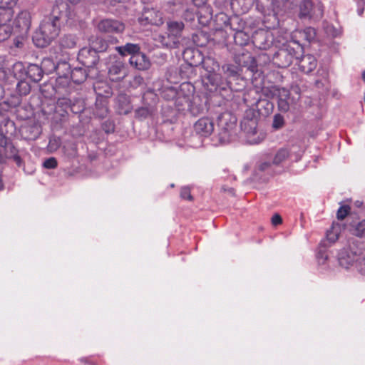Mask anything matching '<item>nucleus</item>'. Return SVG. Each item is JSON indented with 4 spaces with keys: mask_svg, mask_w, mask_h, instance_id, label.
I'll return each instance as SVG.
<instances>
[{
    "mask_svg": "<svg viewBox=\"0 0 365 365\" xmlns=\"http://www.w3.org/2000/svg\"><path fill=\"white\" fill-rule=\"evenodd\" d=\"M74 14L69 6L63 1H56L51 13L41 21L38 29L33 36V41L38 47L48 46L59 35L61 21L68 22L73 19Z\"/></svg>",
    "mask_w": 365,
    "mask_h": 365,
    "instance_id": "f257e3e1",
    "label": "nucleus"
},
{
    "mask_svg": "<svg viewBox=\"0 0 365 365\" xmlns=\"http://www.w3.org/2000/svg\"><path fill=\"white\" fill-rule=\"evenodd\" d=\"M364 243L356 239H350L346 247L341 250L338 254V262L345 269L353 267L356 262L364 259Z\"/></svg>",
    "mask_w": 365,
    "mask_h": 365,
    "instance_id": "f03ea898",
    "label": "nucleus"
},
{
    "mask_svg": "<svg viewBox=\"0 0 365 365\" xmlns=\"http://www.w3.org/2000/svg\"><path fill=\"white\" fill-rule=\"evenodd\" d=\"M286 12L294 14L298 11L300 19L316 17L319 18L323 14V6L320 2L314 4L310 0H303L299 5L296 0H287L284 3Z\"/></svg>",
    "mask_w": 365,
    "mask_h": 365,
    "instance_id": "7ed1b4c3",
    "label": "nucleus"
},
{
    "mask_svg": "<svg viewBox=\"0 0 365 365\" xmlns=\"http://www.w3.org/2000/svg\"><path fill=\"white\" fill-rule=\"evenodd\" d=\"M185 25L182 21H168L167 22V35L160 36L163 46L170 48H178L182 42V31Z\"/></svg>",
    "mask_w": 365,
    "mask_h": 365,
    "instance_id": "20e7f679",
    "label": "nucleus"
},
{
    "mask_svg": "<svg viewBox=\"0 0 365 365\" xmlns=\"http://www.w3.org/2000/svg\"><path fill=\"white\" fill-rule=\"evenodd\" d=\"M293 44L297 47H292L290 44L287 45L285 48H282L276 53L274 60L275 63L280 68H286L290 66L296 57L297 53V50L302 51L300 43L297 41H293Z\"/></svg>",
    "mask_w": 365,
    "mask_h": 365,
    "instance_id": "39448f33",
    "label": "nucleus"
},
{
    "mask_svg": "<svg viewBox=\"0 0 365 365\" xmlns=\"http://www.w3.org/2000/svg\"><path fill=\"white\" fill-rule=\"evenodd\" d=\"M303 150L299 145H292L280 148L276 153L272 163L279 165L287 160L298 161Z\"/></svg>",
    "mask_w": 365,
    "mask_h": 365,
    "instance_id": "423d86ee",
    "label": "nucleus"
},
{
    "mask_svg": "<svg viewBox=\"0 0 365 365\" xmlns=\"http://www.w3.org/2000/svg\"><path fill=\"white\" fill-rule=\"evenodd\" d=\"M96 26L100 32L105 34H120L125 29L122 22L112 19H102L97 24Z\"/></svg>",
    "mask_w": 365,
    "mask_h": 365,
    "instance_id": "0eeeda50",
    "label": "nucleus"
},
{
    "mask_svg": "<svg viewBox=\"0 0 365 365\" xmlns=\"http://www.w3.org/2000/svg\"><path fill=\"white\" fill-rule=\"evenodd\" d=\"M203 66L209 73L207 78L210 83L217 88H225L221 76L215 73L216 69L220 67L219 64L213 59L208 58L203 61Z\"/></svg>",
    "mask_w": 365,
    "mask_h": 365,
    "instance_id": "6e6552de",
    "label": "nucleus"
},
{
    "mask_svg": "<svg viewBox=\"0 0 365 365\" xmlns=\"http://www.w3.org/2000/svg\"><path fill=\"white\" fill-rule=\"evenodd\" d=\"M31 24V16L28 11H21L19 13L14 21L15 29L21 34L25 35L30 29Z\"/></svg>",
    "mask_w": 365,
    "mask_h": 365,
    "instance_id": "1a4fd4ad",
    "label": "nucleus"
},
{
    "mask_svg": "<svg viewBox=\"0 0 365 365\" xmlns=\"http://www.w3.org/2000/svg\"><path fill=\"white\" fill-rule=\"evenodd\" d=\"M278 95V108L282 112H287L292 107L296 104V101L290 96L289 91L281 88L277 89Z\"/></svg>",
    "mask_w": 365,
    "mask_h": 365,
    "instance_id": "9d476101",
    "label": "nucleus"
},
{
    "mask_svg": "<svg viewBox=\"0 0 365 365\" xmlns=\"http://www.w3.org/2000/svg\"><path fill=\"white\" fill-rule=\"evenodd\" d=\"M139 21L142 24H150L159 26L163 24V14L153 9H146Z\"/></svg>",
    "mask_w": 365,
    "mask_h": 365,
    "instance_id": "9b49d317",
    "label": "nucleus"
},
{
    "mask_svg": "<svg viewBox=\"0 0 365 365\" xmlns=\"http://www.w3.org/2000/svg\"><path fill=\"white\" fill-rule=\"evenodd\" d=\"M18 0H0V22H9Z\"/></svg>",
    "mask_w": 365,
    "mask_h": 365,
    "instance_id": "f8f14e48",
    "label": "nucleus"
},
{
    "mask_svg": "<svg viewBox=\"0 0 365 365\" xmlns=\"http://www.w3.org/2000/svg\"><path fill=\"white\" fill-rule=\"evenodd\" d=\"M194 130L199 135L207 137L214 130V123L209 118H202L195 123Z\"/></svg>",
    "mask_w": 365,
    "mask_h": 365,
    "instance_id": "ddd939ff",
    "label": "nucleus"
},
{
    "mask_svg": "<svg viewBox=\"0 0 365 365\" xmlns=\"http://www.w3.org/2000/svg\"><path fill=\"white\" fill-rule=\"evenodd\" d=\"M297 64L301 71L309 73L316 68L317 61L314 56L307 54L297 59Z\"/></svg>",
    "mask_w": 365,
    "mask_h": 365,
    "instance_id": "4468645a",
    "label": "nucleus"
},
{
    "mask_svg": "<svg viewBox=\"0 0 365 365\" xmlns=\"http://www.w3.org/2000/svg\"><path fill=\"white\" fill-rule=\"evenodd\" d=\"M129 61L131 66L141 71L147 70L150 66V60L140 51L133 56H130Z\"/></svg>",
    "mask_w": 365,
    "mask_h": 365,
    "instance_id": "2eb2a0df",
    "label": "nucleus"
},
{
    "mask_svg": "<svg viewBox=\"0 0 365 365\" xmlns=\"http://www.w3.org/2000/svg\"><path fill=\"white\" fill-rule=\"evenodd\" d=\"M26 75L34 82H38L43 77V68L36 64L27 67Z\"/></svg>",
    "mask_w": 365,
    "mask_h": 365,
    "instance_id": "dca6fc26",
    "label": "nucleus"
},
{
    "mask_svg": "<svg viewBox=\"0 0 365 365\" xmlns=\"http://www.w3.org/2000/svg\"><path fill=\"white\" fill-rule=\"evenodd\" d=\"M117 51L122 56L134 55L138 53L140 51V48L138 44L128 43L124 46L117 47Z\"/></svg>",
    "mask_w": 365,
    "mask_h": 365,
    "instance_id": "f3484780",
    "label": "nucleus"
},
{
    "mask_svg": "<svg viewBox=\"0 0 365 365\" xmlns=\"http://www.w3.org/2000/svg\"><path fill=\"white\" fill-rule=\"evenodd\" d=\"M197 16L199 23L202 26H207L212 18V9L211 6H204L200 9Z\"/></svg>",
    "mask_w": 365,
    "mask_h": 365,
    "instance_id": "a211bd4d",
    "label": "nucleus"
},
{
    "mask_svg": "<svg viewBox=\"0 0 365 365\" xmlns=\"http://www.w3.org/2000/svg\"><path fill=\"white\" fill-rule=\"evenodd\" d=\"M350 231L352 235L360 238H365V219L352 224Z\"/></svg>",
    "mask_w": 365,
    "mask_h": 365,
    "instance_id": "6ab92c4d",
    "label": "nucleus"
},
{
    "mask_svg": "<svg viewBox=\"0 0 365 365\" xmlns=\"http://www.w3.org/2000/svg\"><path fill=\"white\" fill-rule=\"evenodd\" d=\"M341 232V226L339 223L334 222L329 230L327 232V238L331 242H336Z\"/></svg>",
    "mask_w": 365,
    "mask_h": 365,
    "instance_id": "aec40b11",
    "label": "nucleus"
},
{
    "mask_svg": "<svg viewBox=\"0 0 365 365\" xmlns=\"http://www.w3.org/2000/svg\"><path fill=\"white\" fill-rule=\"evenodd\" d=\"M76 44V37L73 35H65L60 39V45L64 48H72Z\"/></svg>",
    "mask_w": 365,
    "mask_h": 365,
    "instance_id": "412c9836",
    "label": "nucleus"
},
{
    "mask_svg": "<svg viewBox=\"0 0 365 365\" xmlns=\"http://www.w3.org/2000/svg\"><path fill=\"white\" fill-rule=\"evenodd\" d=\"M12 33V28L7 22H0V41L8 39Z\"/></svg>",
    "mask_w": 365,
    "mask_h": 365,
    "instance_id": "4be33fe9",
    "label": "nucleus"
},
{
    "mask_svg": "<svg viewBox=\"0 0 365 365\" xmlns=\"http://www.w3.org/2000/svg\"><path fill=\"white\" fill-rule=\"evenodd\" d=\"M298 34L304 36L308 41H311L314 38L316 32L312 27L306 28L304 31L296 30L292 34V38L297 37Z\"/></svg>",
    "mask_w": 365,
    "mask_h": 365,
    "instance_id": "5701e85b",
    "label": "nucleus"
},
{
    "mask_svg": "<svg viewBox=\"0 0 365 365\" xmlns=\"http://www.w3.org/2000/svg\"><path fill=\"white\" fill-rule=\"evenodd\" d=\"M71 78L76 83L80 84L81 83L83 82L86 80V76L83 69L75 68L72 71V72L71 73Z\"/></svg>",
    "mask_w": 365,
    "mask_h": 365,
    "instance_id": "b1692460",
    "label": "nucleus"
},
{
    "mask_svg": "<svg viewBox=\"0 0 365 365\" xmlns=\"http://www.w3.org/2000/svg\"><path fill=\"white\" fill-rule=\"evenodd\" d=\"M91 48L96 52H103L108 48V43L106 41L101 38H96L91 43Z\"/></svg>",
    "mask_w": 365,
    "mask_h": 365,
    "instance_id": "393cba45",
    "label": "nucleus"
},
{
    "mask_svg": "<svg viewBox=\"0 0 365 365\" xmlns=\"http://www.w3.org/2000/svg\"><path fill=\"white\" fill-rule=\"evenodd\" d=\"M57 105L60 107H62L63 108H71V110L73 112V113H79L81 111V109H79L78 110H75V105L72 103V101L71 99L69 98H58V101H57Z\"/></svg>",
    "mask_w": 365,
    "mask_h": 365,
    "instance_id": "a878e982",
    "label": "nucleus"
},
{
    "mask_svg": "<svg viewBox=\"0 0 365 365\" xmlns=\"http://www.w3.org/2000/svg\"><path fill=\"white\" fill-rule=\"evenodd\" d=\"M42 68L48 73H52L54 71H58L59 68V65L56 66L54 62L51 58H44L42 61Z\"/></svg>",
    "mask_w": 365,
    "mask_h": 365,
    "instance_id": "bb28decb",
    "label": "nucleus"
},
{
    "mask_svg": "<svg viewBox=\"0 0 365 365\" xmlns=\"http://www.w3.org/2000/svg\"><path fill=\"white\" fill-rule=\"evenodd\" d=\"M351 207L348 205L340 206L337 210L336 217L339 220H344L350 212Z\"/></svg>",
    "mask_w": 365,
    "mask_h": 365,
    "instance_id": "cd10ccee",
    "label": "nucleus"
},
{
    "mask_svg": "<svg viewBox=\"0 0 365 365\" xmlns=\"http://www.w3.org/2000/svg\"><path fill=\"white\" fill-rule=\"evenodd\" d=\"M284 125V117L280 114H276L274 116L272 126L275 129L282 128Z\"/></svg>",
    "mask_w": 365,
    "mask_h": 365,
    "instance_id": "c85d7f7f",
    "label": "nucleus"
},
{
    "mask_svg": "<svg viewBox=\"0 0 365 365\" xmlns=\"http://www.w3.org/2000/svg\"><path fill=\"white\" fill-rule=\"evenodd\" d=\"M232 128H225L224 130L220 133V138L223 143L230 142L232 140Z\"/></svg>",
    "mask_w": 365,
    "mask_h": 365,
    "instance_id": "c756f323",
    "label": "nucleus"
},
{
    "mask_svg": "<svg viewBox=\"0 0 365 365\" xmlns=\"http://www.w3.org/2000/svg\"><path fill=\"white\" fill-rule=\"evenodd\" d=\"M61 145V139L57 137L51 138L48 143V148L51 151L56 150Z\"/></svg>",
    "mask_w": 365,
    "mask_h": 365,
    "instance_id": "7c9ffc66",
    "label": "nucleus"
},
{
    "mask_svg": "<svg viewBox=\"0 0 365 365\" xmlns=\"http://www.w3.org/2000/svg\"><path fill=\"white\" fill-rule=\"evenodd\" d=\"M235 41L236 43H239L240 45H242L243 43L245 44L248 41V36L242 31H237L235 36Z\"/></svg>",
    "mask_w": 365,
    "mask_h": 365,
    "instance_id": "2f4dec72",
    "label": "nucleus"
},
{
    "mask_svg": "<svg viewBox=\"0 0 365 365\" xmlns=\"http://www.w3.org/2000/svg\"><path fill=\"white\" fill-rule=\"evenodd\" d=\"M43 167L47 169H54L57 167L58 163L55 158L51 157L43 162Z\"/></svg>",
    "mask_w": 365,
    "mask_h": 365,
    "instance_id": "473e14b6",
    "label": "nucleus"
},
{
    "mask_svg": "<svg viewBox=\"0 0 365 365\" xmlns=\"http://www.w3.org/2000/svg\"><path fill=\"white\" fill-rule=\"evenodd\" d=\"M223 69L227 77H235L237 75L236 68L234 66L227 65L223 66Z\"/></svg>",
    "mask_w": 365,
    "mask_h": 365,
    "instance_id": "72a5a7b5",
    "label": "nucleus"
},
{
    "mask_svg": "<svg viewBox=\"0 0 365 365\" xmlns=\"http://www.w3.org/2000/svg\"><path fill=\"white\" fill-rule=\"evenodd\" d=\"M356 262L353 267H355L360 273L365 274V250H364V259Z\"/></svg>",
    "mask_w": 365,
    "mask_h": 365,
    "instance_id": "f704fd0d",
    "label": "nucleus"
},
{
    "mask_svg": "<svg viewBox=\"0 0 365 365\" xmlns=\"http://www.w3.org/2000/svg\"><path fill=\"white\" fill-rule=\"evenodd\" d=\"M180 197L185 200H192V197L190 194V189L188 187H182L180 190Z\"/></svg>",
    "mask_w": 365,
    "mask_h": 365,
    "instance_id": "c9c22d12",
    "label": "nucleus"
},
{
    "mask_svg": "<svg viewBox=\"0 0 365 365\" xmlns=\"http://www.w3.org/2000/svg\"><path fill=\"white\" fill-rule=\"evenodd\" d=\"M122 68H123V65L120 63H119L116 65H113L109 68V74L110 75L119 74L121 71Z\"/></svg>",
    "mask_w": 365,
    "mask_h": 365,
    "instance_id": "e433bc0d",
    "label": "nucleus"
},
{
    "mask_svg": "<svg viewBox=\"0 0 365 365\" xmlns=\"http://www.w3.org/2000/svg\"><path fill=\"white\" fill-rule=\"evenodd\" d=\"M264 34H265L264 32H261V33L257 34V35L254 37V42L257 45V46H259L260 48H263V49L266 48V45L259 43L258 41V39L261 37H264Z\"/></svg>",
    "mask_w": 365,
    "mask_h": 365,
    "instance_id": "4c0bfd02",
    "label": "nucleus"
},
{
    "mask_svg": "<svg viewBox=\"0 0 365 365\" xmlns=\"http://www.w3.org/2000/svg\"><path fill=\"white\" fill-rule=\"evenodd\" d=\"M100 3L106 6H115L118 3L123 2L124 0H98Z\"/></svg>",
    "mask_w": 365,
    "mask_h": 365,
    "instance_id": "58836bf2",
    "label": "nucleus"
},
{
    "mask_svg": "<svg viewBox=\"0 0 365 365\" xmlns=\"http://www.w3.org/2000/svg\"><path fill=\"white\" fill-rule=\"evenodd\" d=\"M356 1L357 4V6H358V9H357L358 14L359 16H361L364 13V9L365 6V0H356Z\"/></svg>",
    "mask_w": 365,
    "mask_h": 365,
    "instance_id": "ea45409f",
    "label": "nucleus"
},
{
    "mask_svg": "<svg viewBox=\"0 0 365 365\" xmlns=\"http://www.w3.org/2000/svg\"><path fill=\"white\" fill-rule=\"evenodd\" d=\"M207 1L208 0H192L194 5L200 9L204 6H210V5L207 4Z\"/></svg>",
    "mask_w": 365,
    "mask_h": 365,
    "instance_id": "a19ab883",
    "label": "nucleus"
},
{
    "mask_svg": "<svg viewBox=\"0 0 365 365\" xmlns=\"http://www.w3.org/2000/svg\"><path fill=\"white\" fill-rule=\"evenodd\" d=\"M183 17L186 21H192L195 19V14L192 11L187 9L183 14Z\"/></svg>",
    "mask_w": 365,
    "mask_h": 365,
    "instance_id": "79ce46f5",
    "label": "nucleus"
},
{
    "mask_svg": "<svg viewBox=\"0 0 365 365\" xmlns=\"http://www.w3.org/2000/svg\"><path fill=\"white\" fill-rule=\"evenodd\" d=\"M282 222V219L281 216L278 214H275L272 217V223L273 225L277 226Z\"/></svg>",
    "mask_w": 365,
    "mask_h": 365,
    "instance_id": "37998d69",
    "label": "nucleus"
},
{
    "mask_svg": "<svg viewBox=\"0 0 365 365\" xmlns=\"http://www.w3.org/2000/svg\"><path fill=\"white\" fill-rule=\"evenodd\" d=\"M271 164L269 162H262L258 165V170L260 171H265L267 170Z\"/></svg>",
    "mask_w": 365,
    "mask_h": 365,
    "instance_id": "c03bdc74",
    "label": "nucleus"
},
{
    "mask_svg": "<svg viewBox=\"0 0 365 365\" xmlns=\"http://www.w3.org/2000/svg\"><path fill=\"white\" fill-rule=\"evenodd\" d=\"M180 88H181V90H190V88H192L193 89V86L192 85H190L189 83H184L182 84H181L180 86Z\"/></svg>",
    "mask_w": 365,
    "mask_h": 365,
    "instance_id": "a18cd8bd",
    "label": "nucleus"
},
{
    "mask_svg": "<svg viewBox=\"0 0 365 365\" xmlns=\"http://www.w3.org/2000/svg\"><path fill=\"white\" fill-rule=\"evenodd\" d=\"M14 45L16 46V47L17 48H20L23 46V41L22 40H20L19 38H16L14 40Z\"/></svg>",
    "mask_w": 365,
    "mask_h": 365,
    "instance_id": "49530a36",
    "label": "nucleus"
},
{
    "mask_svg": "<svg viewBox=\"0 0 365 365\" xmlns=\"http://www.w3.org/2000/svg\"><path fill=\"white\" fill-rule=\"evenodd\" d=\"M263 139H264V136H262L261 138L258 139L257 140H250V143H253V144H257V143H260Z\"/></svg>",
    "mask_w": 365,
    "mask_h": 365,
    "instance_id": "de8ad7c7",
    "label": "nucleus"
},
{
    "mask_svg": "<svg viewBox=\"0 0 365 365\" xmlns=\"http://www.w3.org/2000/svg\"><path fill=\"white\" fill-rule=\"evenodd\" d=\"M4 143H6V139L2 135H0V145H2Z\"/></svg>",
    "mask_w": 365,
    "mask_h": 365,
    "instance_id": "09e8293b",
    "label": "nucleus"
},
{
    "mask_svg": "<svg viewBox=\"0 0 365 365\" xmlns=\"http://www.w3.org/2000/svg\"><path fill=\"white\" fill-rule=\"evenodd\" d=\"M25 86V91L21 93L24 95H26L29 92V86L27 84H26Z\"/></svg>",
    "mask_w": 365,
    "mask_h": 365,
    "instance_id": "8fccbe9b",
    "label": "nucleus"
},
{
    "mask_svg": "<svg viewBox=\"0 0 365 365\" xmlns=\"http://www.w3.org/2000/svg\"><path fill=\"white\" fill-rule=\"evenodd\" d=\"M14 160L15 162L19 165H20V163H21V158L19 156H15L14 157Z\"/></svg>",
    "mask_w": 365,
    "mask_h": 365,
    "instance_id": "3c124183",
    "label": "nucleus"
},
{
    "mask_svg": "<svg viewBox=\"0 0 365 365\" xmlns=\"http://www.w3.org/2000/svg\"><path fill=\"white\" fill-rule=\"evenodd\" d=\"M21 68H22V64H21V63H16V64L14 65V68H19V69H21Z\"/></svg>",
    "mask_w": 365,
    "mask_h": 365,
    "instance_id": "603ef678",
    "label": "nucleus"
},
{
    "mask_svg": "<svg viewBox=\"0 0 365 365\" xmlns=\"http://www.w3.org/2000/svg\"><path fill=\"white\" fill-rule=\"evenodd\" d=\"M68 79V77L67 76H63V77H61V76L59 77V80H66L67 81Z\"/></svg>",
    "mask_w": 365,
    "mask_h": 365,
    "instance_id": "864d4df0",
    "label": "nucleus"
},
{
    "mask_svg": "<svg viewBox=\"0 0 365 365\" xmlns=\"http://www.w3.org/2000/svg\"><path fill=\"white\" fill-rule=\"evenodd\" d=\"M68 1H70L71 3L72 4H77L81 0H68Z\"/></svg>",
    "mask_w": 365,
    "mask_h": 365,
    "instance_id": "5fc2aeb1",
    "label": "nucleus"
},
{
    "mask_svg": "<svg viewBox=\"0 0 365 365\" xmlns=\"http://www.w3.org/2000/svg\"><path fill=\"white\" fill-rule=\"evenodd\" d=\"M362 78H363L364 81L365 82V71L362 73Z\"/></svg>",
    "mask_w": 365,
    "mask_h": 365,
    "instance_id": "6e6d98bb",
    "label": "nucleus"
},
{
    "mask_svg": "<svg viewBox=\"0 0 365 365\" xmlns=\"http://www.w3.org/2000/svg\"><path fill=\"white\" fill-rule=\"evenodd\" d=\"M252 125H250L251 128H254L255 129V123L254 122H251Z\"/></svg>",
    "mask_w": 365,
    "mask_h": 365,
    "instance_id": "4d7b16f0",
    "label": "nucleus"
},
{
    "mask_svg": "<svg viewBox=\"0 0 365 365\" xmlns=\"http://www.w3.org/2000/svg\"><path fill=\"white\" fill-rule=\"evenodd\" d=\"M81 361L83 362H87V359H81Z\"/></svg>",
    "mask_w": 365,
    "mask_h": 365,
    "instance_id": "13d9d810",
    "label": "nucleus"
},
{
    "mask_svg": "<svg viewBox=\"0 0 365 365\" xmlns=\"http://www.w3.org/2000/svg\"><path fill=\"white\" fill-rule=\"evenodd\" d=\"M63 66H66V67H68V65H67V64H66V63H63Z\"/></svg>",
    "mask_w": 365,
    "mask_h": 365,
    "instance_id": "bf43d9fd",
    "label": "nucleus"
},
{
    "mask_svg": "<svg viewBox=\"0 0 365 365\" xmlns=\"http://www.w3.org/2000/svg\"><path fill=\"white\" fill-rule=\"evenodd\" d=\"M23 83H19V86L21 87Z\"/></svg>",
    "mask_w": 365,
    "mask_h": 365,
    "instance_id": "052dcab7",
    "label": "nucleus"
}]
</instances>
